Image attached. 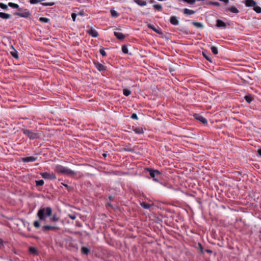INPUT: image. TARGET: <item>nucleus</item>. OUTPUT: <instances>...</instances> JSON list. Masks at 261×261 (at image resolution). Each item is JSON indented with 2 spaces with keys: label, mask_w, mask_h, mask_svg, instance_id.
Segmentation results:
<instances>
[{
  "label": "nucleus",
  "mask_w": 261,
  "mask_h": 261,
  "mask_svg": "<svg viewBox=\"0 0 261 261\" xmlns=\"http://www.w3.org/2000/svg\"><path fill=\"white\" fill-rule=\"evenodd\" d=\"M51 214L52 209L50 207L41 206L38 211L37 214V216L38 217L39 220L34 222V226L36 228H39L41 226L40 222L45 221L46 218L51 216Z\"/></svg>",
  "instance_id": "1"
},
{
  "label": "nucleus",
  "mask_w": 261,
  "mask_h": 261,
  "mask_svg": "<svg viewBox=\"0 0 261 261\" xmlns=\"http://www.w3.org/2000/svg\"><path fill=\"white\" fill-rule=\"evenodd\" d=\"M55 170L56 172L62 174L68 175L72 173V171L70 169L60 165L55 167Z\"/></svg>",
  "instance_id": "2"
},
{
  "label": "nucleus",
  "mask_w": 261,
  "mask_h": 261,
  "mask_svg": "<svg viewBox=\"0 0 261 261\" xmlns=\"http://www.w3.org/2000/svg\"><path fill=\"white\" fill-rule=\"evenodd\" d=\"M22 132L30 139H35L40 137V134L38 132H34L31 130L23 129Z\"/></svg>",
  "instance_id": "3"
},
{
  "label": "nucleus",
  "mask_w": 261,
  "mask_h": 261,
  "mask_svg": "<svg viewBox=\"0 0 261 261\" xmlns=\"http://www.w3.org/2000/svg\"><path fill=\"white\" fill-rule=\"evenodd\" d=\"M16 15L21 17L28 18L31 14L30 11L28 9L20 8L18 12H16Z\"/></svg>",
  "instance_id": "4"
},
{
  "label": "nucleus",
  "mask_w": 261,
  "mask_h": 261,
  "mask_svg": "<svg viewBox=\"0 0 261 261\" xmlns=\"http://www.w3.org/2000/svg\"><path fill=\"white\" fill-rule=\"evenodd\" d=\"M146 170L149 172V174L155 181H158V177L161 175V172L158 170H154L150 168H147Z\"/></svg>",
  "instance_id": "5"
},
{
  "label": "nucleus",
  "mask_w": 261,
  "mask_h": 261,
  "mask_svg": "<svg viewBox=\"0 0 261 261\" xmlns=\"http://www.w3.org/2000/svg\"><path fill=\"white\" fill-rule=\"evenodd\" d=\"M86 32L93 37H97L98 36V32L93 28L87 26Z\"/></svg>",
  "instance_id": "6"
},
{
  "label": "nucleus",
  "mask_w": 261,
  "mask_h": 261,
  "mask_svg": "<svg viewBox=\"0 0 261 261\" xmlns=\"http://www.w3.org/2000/svg\"><path fill=\"white\" fill-rule=\"evenodd\" d=\"M41 176L44 179H56V177L54 173L50 174L48 172L41 173Z\"/></svg>",
  "instance_id": "7"
},
{
  "label": "nucleus",
  "mask_w": 261,
  "mask_h": 261,
  "mask_svg": "<svg viewBox=\"0 0 261 261\" xmlns=\"http://www.w3.org/2000/svg\"><path fill=\"white\" fill-rule=\"evenodd\" d=\"M57 229L58 228L57 227L48 225H44L42 227V230L44 232H46L49 230H55Z\"/></svg>",
  "instance_id": "8"
},
{
  "label": "nucleus",
  "mask_w": 261,
  "mask_h": 261,
  "mask_svg": "<svg viewBox=\"0 0 261 261\" xmlns=\"http://www.w3.org/2000/svg\"><path fill=\"white\" fill-rule=\"evenodd\" d=\"M94 65L95 67L100 71L106 70V67L103 64L98 62H94Z\"/></svg>",
  "instance_id": "9"
},
{
  "label": "nucleus",
  "mask_w": 261,
  "mask_h": 261,
  "mask_svg": "<svg viewBox=\"0 0 261 261\" xmlns=\"http://www.w3.org/2000/svg\"><path fill=\"white\" fill-rule=\"evenodd\" d=\"M37 160V158L33 156H27L23 158L22 159V161L24 162L28 163V162H33Z\"/></svg>",
  "instance_id": "10"
},
{
  "label": "nucleus",
  "mask_w": 261,
  "mask_h": 261,
  "mask_svg": "<svg viewBox=\"0 0 261 261\" xmlns=\"http://www.w3.org/2000/svg\"><path fill=\"white\" fill-rule=\"evenodd\" d=\"M245 5L246 7H254L256 5V2L254 0H246Z\"/></svg>",
  "instance_id": "11"
},
{
  "label": "nucleus",
  "mask_w": 261,
  "mask_h": 261,
  "mask_svg": "<svg viewBox=\"0 0 261 261\" xmlns=\"http://www.w3.org/2000/svg\"><path fill=\"white\" fill-rule=\"evenodd\" d=\"M133 130L137 134H142L144 133V130L141 127H133Z\"/></svg>",
  "instance_id": "12"
},
{
  "label": "nucleus",
  "mask_w": 261,
  "mask_h": 261,
  "mask_svg": "<svg viewBox=\"0 0 261 261\" xmlns=\"http://www.w3.org/2000/svg\"><path fill=\"white\" fill-rule=\"evenodd\" d=\"M195 118L196 119L201 122L203 124H205L207 123V120L201 115H196Z\"/></svg>",
  "instance_id": "13"
},
{
  "label": "nucleus",
  "mask_w": 261,
  "mask_h": 261,
  "mask_svg": "<svg viewBox=\"0 0 261 261\" xmlns=\"http://www.w3.org/2000/svg\"><path fill=\"white\" fill-rule=\"evenodd\" d=\"M226 11L230 12L233 13H238L239 12V10L234 6H232L230 8H226Z\"/></svg>",
  "instance_id": "14"
},
{
  "label": "nucleus",
  "mask_w": 261,
  "mask_h": 261,
  "mask_svg": "<svg viewBox=\"0 0 261 261\" xmlns=\"http://www.w3.org/2000/svg\"><path fill=\"white\" fill-rule=\"evenodd\" d=\"M170 22L172 24L175 25H176L178 24V23H179V21H178L177 17L174 16H171L170 17Z\"/></svg>",
  "instance_id": "15"
},
{
  "label": "nucleus",
  "mask_w": 261,
  "mask_h": 261,
  "mask_svg": "<svg viewBox=\"0 0 261 261\" xmlns=\"http://www.w3.org/2000/svg\"><path fill=\"white\" fill-rule=\"evenodd\" d=\"M148 27L149 29H152L153 31H154L156 33H158L159 34H161L162 33V32L161 31V29L159 27H158V28H156L154 27L153 25L150 24H149L148 25Z\"/></svg>",
  "instance_id": "16"
},
{
  "label": "nucleus",
  "mask_w": 261,
  "mask_h": 261,
  "mask_svg": "<svg viewBox=\"0 0 261 261\" xmlns=\"http://www.w3.org/2000/svg\"><path fill=\"white\" fill-rule=\"evenodd\" d=\"M114 35L119 40H123L125 38V35L122 33L114 32Z\"/></svg>",
  "instance_id": "17"
},
{
  "label": "nucleus",
  "mask_w": 261,
  "mask_h": 261,
  "mask_svg": "<svg viewBox=\"0 0 261 261\" xmlns=\"http://www.w3.org/2000/svg\"><path fill=\"white\" fill-rule=\"evenodd\" d=\"M0 17L4 19H7L11 17V15L7 13L0 12Z\"/></svg>",
  "instance_id": "18"
},
{
  "label": "nucleus",
  "mask_w": 261,
  "mask_h": 261,
  "mask_svg": "<svg viewBox=\"0 0 261 261\" xmlns=\"http://www.w3.org/2000/svg\"><path fill=\"white\" fill-rule=\"evenodd\" d=\"M50 217V221L51 222H58L59 220V217H58L56 214H54L53 216L51 215Z\"/></svg>",
  "instance_id": "19"
},
{
  "label": "nucleus",
  "mask_w": 261,
  "mask_h": 261,
  "mask_svg": "<svg viewBox=\"0 0 261 261\" xmlns=\"http://www.w3.org/2000/svg\"><path fill=\"white\" fill-rule=\"evenodd\" d=\"M244 99L247 102L250 103L254 99V98L251 94H248L245 96Z\"/></svg>",
  "instance_id": "20"
},
{
  "label": "nucleus",
  "mask_w": 261,
  "mask_h": 261,
  "mask_svg": "<svg viewBox=\"0 0 261 261\" xmlns=\"http://www.w3.org/2000/svg\"><path fill=\"white\" fill-rule=\"evenodd\" d=\"M134 1L140 6H144L147 4V3L143 0H134Z\"/></svg>",
  "instance_id": "21"
},
{
  "label": "nucleus",
  "mask_w": 261,
  "mask_h": 261,
  "mask_svg": "<svg viewBox=\"0 0 261 261\" xmlns=\"http://www.w3.org/2000/svg\"><path fill=\"white\" fill-rule=\"evenodd\" d=\"M216 26L217 27H225L226 26L225 23L221 20H217Z\"/></svg>",
  "instance_id": "22"
},
{
  "label": "nucleus",
  "mask_w": 261,
  "mask_h": 261,
  "mask_svg": "<svg viewBox=\"0 0 261 261\" xmlns=\"http://www.w3.org/2000/svg\"><path fill=\"white\" fill-rule=\"evenodd\" d=\"M141 206L145 209H149L151 206V204L146 203L145 202H142L140 203Z\"/></svg>",
  "instance_id": "23"
},
{
  "label": "nucleus",
  "mask_w": 261,
  "mask_h": 261,
  "mask_svg": "<svg viewBox=\"0 0 261 261\" xmlns=\"http://www.w3.org/2000/svg\"><path fill=\"white\" fill-rule=\"evenodd\" d=\"M195 11L192 10L188 9L187 8H185L184 10V13L187 15H192L195 13Z\"/></svg>",
  "instance_id": "24"
},
{
  "label": "nucleus",
  "mask_w": 261,
  "mask_h": 261,
  "mask_svg": "<svg viewBox=\"0 0 261 261\" xmlns=\"http://www.w3.org/2000/svg\"><path fill=\"white\" fill-rule=\"evenodd\" d=\"M192 24L197 28L202 29L203 28V25L201 22L194 21L192 22Z\"/></svg>",
  "instance_id": "25"
},
{
  "label": "nucleus",
  "mask_w": 261,
  "mask_h": 261,
  "mask_svg": "<svg viewBox=\"0 0 261 261\" xmlns=\"http://www.w3.org/2000/svg\"><path fill=\"white\" fill-rule=\"evenodd\" d=\"M153 8L159 11H161L162 9V6L161 4H155L153 5Z\"/></svg>",
  "instance_id": "26"
},
{
  "label": "nucleus",
  "mask_w": 261,
  "mask_h": 261,
  "mask_svg": "<svg viewBox=\"0 0 261 261\" xmlns=\"http://www.w3.org/2000/svg\"><path fill=\"white\" fill-rule=\"evenodd\" d=\"M123 94H124L125 96H129V95L130 94L131 92H130V91L129 89H124L123 90Z\"/></svg>",
  "instance_id": "27"
},
{
  "label": "nucleus",
  "mask_w": 261,
  "mask_h": 261,
  "mask_svg": "<svg viewBox=\"0 0 261 261\" xmlns=\"http://www.w3.org/2000/svg\"><path fill=\"white\" fill-rule=\"evenodd\" d=\"M90 250L89 248L85 247H83V254L87 255L90 253Z\"/></svg>",
  "instance_id": "28"
},
{
  "label": "nucleus",
  "mask_w": 261,
  "mask_h": 261,
  "mask_svg": "<svg viewBox=\"0 0 261 261\" xmlns=\"http://www.w3.org/2000/svg\"><path fill=\"white\" fill-rule=\"evenodd\" d=\"M253 10L255 11L257 13H261V7L259 6H256V5L253 7Z\"/></svg>",
  "instance_id": "29"
},
{
  "label": "nucleus",
  "mask_w": 261,
  "mask_h": 261,
  "mask_svg": "<svg viewBox=\"0 0 261 261\" xmlns=\"http://www.w3.org/2000/svg\"><path fill=\"white\" fill-rule=\"evenodd\" d=\"M39 20L44 23H47L49 21V19L46 17H40Z\"/></svg>",
  "instance_id": "30"
},
{
  "label": "nucleus",
  "mask_w": 261,
  "mask_h": 261,
  "mask_svg": "<svg viewBox=\"0 0 261 261\" xmlns=\"http://www.w3.org/2000/svg\"><path fill=\"white\" fill-rule=\"evenodd\" d=\"M203 57L210 62H212V60L209 55H207L204 52H202Z\"/></svg>",
  "instance_id": "31"
},
{
  "label": "nucleus",
  "mask_w": 261,
  "mask_h": 261,
  "mask_svg": "<svg viewBox=\"0 0 261 261\" xmlns=\"http://www.w3.org/2000/svg\"><path fill=\"white\" fill-rule=\"evenodd\" d=\"M8 5L10 7L13 8H17V9L19 8V6L18 4L13 3H9Z\"/></svg>",
  "instance_id": "32"
},
{
  "label": "nucleus",
  "mask_w": 261,
  "mask_h": 261,
  "mask_svg": "<svg viewBox=\"0 0 261 261\" xmlns=\"http://www.w3.org/2000/svg\"><path fill=\"white\" fill-rule=\"evenodd\" d=\"M111 14L113 17H117L119 16V14L115 10H111Z\"/></svg>",
  "instance_id": "33"
},
{
  "label": "nucleus",
  "mask_w": 261,
  "mask_h": 261,
  "mask_svg": "<svg viewBox=\"0 0 261 261\" xmlns=\"http://www.w3.org/2000/svg\"><path fill=\"white\" fill-rule=\"evenodd\" d=\"M211 50L214 55H217L218 53V49L215 46H212L211 47Z\"/></svg>",
  "instance_id": "34"
},
{
  "label": "nucleus",
  "mask_w": 261,
  "mask_h": 261,
  "mask_svg": "<svg viewBox=\"0 0 261 261\" xmlns=\"http://www.w3.org/2000/svg\"><path fill=\"white\" fill-rule=\"evenodd\" d=\"M122 51L124 54H128V50L127 47L126 45H123L122 46Z\"/></svg>",
  "instance_id": "35"
},
{
  "label": "nucleus",
  "mask_w": 261,
  "mask_h": 261,
  "mask_svg": "<svg viewBox=\"0 0 261 261\" xmlns=\"http://www.w3.org/2000/svg\"><path fill=\"white\" fill-rule=\"evenodd\" d=\"M44 182L43 180H36V184L37 186H41L44 184Z\"/></svg>",
  "instance_id": "36"
},
{
  "label": "nucleus",
  "mask_w": 261,
  "mask_h": 261,
  "mask_svg": "<svg viewBox=\"0 0 261 261\" xmlns=\"http://www.w3.org/2000/svg\"><path fill=\"white\" fill-rule=\"evenodd\" d=\"M99 52L100 53V54L103 56V57H105L107 56V53L105 51V48L102 47L99 50Z\"/></svg>",
  "instance_id": "37"
},
{
  "label": "nucleus",
  "mask_w": 261,
  "mask_h": 261,
  "mask_svg": "<svg viewBox=\"0 0 261 261\" xmlns=\"http://www.w3.org/2000/svg\"><path fill=\"white\" fill-rule=\"evenodd\" d=\"M0 8L3 10H7L8 9V6L4 3H1Z\"/></svg>",
  "instance_id": "38"
},
{
  "label": "nucleus",
  "mask_w": 261,
  "mask_h": 261,
  "mask_svg": "<svg viewBox=\"0 0 261 261\" xmlns=\"http://www.w3.org/2000/svg\"><path fill=\"white\" fill-rule=\"evenodd\" d=\"M43 0H30V3L31 4H36L39 2H42Z\"/></svg>",
  "instance_id": "39"
},
{
  "label": "nucleus",
  "mask_w": 261,
  "mask_h": 261,
  "mask_svg": "<svg viewBox=\"0 0 261 261\" xmlns=\"http://www.w3.org/2000/svg\"><path fill=\"white\" fill-rule=\"evenodd\" d=\"M11 54L14 58L17 59L18 58V56L16 51H11Z\"/></svg>",
  "instance_id": "40"
},
{
  "label": "nucleus",
  "mask_w": 261,
  "mask_h": 261,
  "mask_svg": "<svg viewBox=\"0 0 261 261\" xmlns=\"http://www.w3.org/2000/svg\"><path fill=\"white\" fill-rule=\"evenodd\" d=\"M41 4L44 6H53L55 4L54 3H42Z\"/></svg>",
  "instance_id": "41"
},
{
  "label": "nucleus",
  "mask_w": 261,
  "mask_h": 261,
  "mask_svg": "<svg viewBox=\"0 0 261 261\" xmlns=\"http://www.w3.org/2000/svg\"><path fill=\"white\" fill-rule=\"evenodd\" d=\"M198 247H199V249L200 250V252L201 253H203V252H204L203 248L201 243H198Z\"/></svg>",
  "instance_id": "42"
},
{
  "label": "nucleus",
  "mask_w": 261,
  "mask_h": 261,
  "mask_svg": "<svg viewBox=\"0 0 261 261\" xmlns=\"http://www.w3.org/2000/svg\"><path fill=\"white\" fill-rule=\"evenodd\" d=\"M183 1L189 4H193L195 2V0H183Z\"/></svg>",
  "instance_id": "43"
},
{
  "label": "nucleus",
  "mask_w": 261,
  "mask_h": 261,
  "mask_svg": "<svg viewBox=\"0 0 261 261\" xmlns=\"http://www.w3.org/2000/svg\"><path fill=\"white\" fill-rule=\"evenodd\" d=\"M131 118L133 119H138V116L135 113H133L132 116H131Z\"/></svg>",
  "instance_id": "44"
},
{
  "label": "nucleus",
  "mask_w": 261,
  "mask_h": 261,
  "mask_svg": "<svg viewBox=\"0 0 261 261\" xmlns=\"http://www.w3.org/2000/svg\"><path fill=\"white\" fill-rule=\"evenodd\" d=\"M30 251L32 253H36V249L35 248H33V247H30Z\"/></svg>",
  "instance_id": "45"
},
{
  "label": "nucleus",
  "mask_w": 261,
  "mask_h": 261,
  "mask_svg": "<svg viewBox=\"0 0 261 261\" xmlns=\"http://www.w3.org/2000/svg\"><path fill=\"white\" fill-rule=\"evenodd\" d=\"M210 4L214 5V6H220V3L218 2H211Z\"/></svg>",
  "instance_id": "46"
},
{
  "label": "nucleus",
  "mask_w": 261,
  "mask_h": 261,
  "mask_svg": "<svg viewBox=\"0 0 261 261\" xmlns=\"http://www.w3.org/2000/svg\"><path fill=\"white\" fill-rule=\"evenodd\" d=\"M71 17H72V20L74 21H75V18H76V14H75V13H72L71 14Z\"/></svg>",
  "instance_id": "47"
},
{
  "label": "nucleus",
  "mask_w": 261,
  "mask_h": 261,
  "mask_svg": "<svg viewBox=\"0 0 261 261\" xmlns=\"http://www.w3.org/2000/svg\"><path fill=\"white\" fill-rule=\"evenodd\" d=\"M69 216L72 220L75 219L76 218V216L74 215H69Z\"/></svg>",
  "instance_id": "48"
},
{
  "label": "nucleus",
  "mask_w": 261,
  "mask_h": 261,
  "mask_svg": "<svg viewBox=\"0 0 261 261\" xmlns=\"http://www.w3.org/2000/svg\"><path fill=\"white\" fill-rule=\"evenodd\" d=\"M219 1H221V2H223L224 3H225L226 4H228V2H229V0H219Z\"/></svg>",
  "instance_id": "49"
},
{
  "label": "nucleus",
  "mask_w": 261,
  "mask_h": 261,
  "mask_svg": "<svg viewBox=\"0 0 261 261\" xmlns=\"http://www.w3.org/2000/svg\"><path fill=\"white\" fill-rule=\"evenodd\" d=\"M205 251L208 253H212L213 252V251L209 249H206L205 250Z\"/></svg>",
  "instance_id": "50"
},
{
  "label": "nucleus",
  "mask_w": 261,
  "mask_h": 261,
  "mask_svg": "<svg viewBox=\"0 0 261 261\" xmlns=\"http://www.w3.org/2000/svg\"><path fill=\"white\" fill-rule=\"evenodd\" d=\"M257 153L259 156H261V148L257 150Z\"/></svg>",
  "instance_id": "51"
},
{
  "label": "nucleus",
  "mask_w": 261,
  "mask_h": 261,
  "mask_svg": "<svg viewBox=\"0 0 261 261\" xmlns=\"http://www.w3.org/2000/svg\"><path fill=\"white\" fill-rule=\"evenodd\" d=\"M3 241L0 239V247H1V246H3Z\"/></svg>",
  "instance_id": "52"
},
{
  "label": "nucleus",
  "mask_w": 261,
  "mask_h": 261,
  "mask_svg": "<svg viewBox=\"0 0 261 261\" xmlns=\"http://www.w3.org/2000/svg\"><path fill=\"white\" fill-rule=\"evenodd\" d=\"M149 2L150 3H154L155 2L154 0H149Z\"/></svg>",
  "instance_id": "53"
},
{
  "label": "nucleus",
  "mask_w": 261,
  "mask_h": 261,
  "mask_svg": "<svg viewBox=\"0 0 261 261\" xmlns=\"http://www.w3.org/2000/svg\"><path fill=\"white\" fill-rule=\"evenodd\" d=\"M102 155L103 156H104L105 158H106L107 156V154L106 153H103L102 154Z\"/></svg>",
  "instance_id": "54"
},
{
  "label": "nucleus",
  "mask_w": 261,
  "mask_h": 261,
  "mask_svg": "<svg viewBox=\"0 0 261 261\" xmlns=\"http://www.w3.org/2000/svg\"><path fill=\"white\" fill-rule=\"evenodd\" d=\"M125 150H126V151H130L131 150L130 149H128V148H126V149H124Z\"/></svg>",
  "instance_id": "55"
},
{
  "label": "nucleus",
  "mask_w": 261,
  "mask_h": 261,
  "mask_svg": "<svg viewBox=\"0 0 261 261\" xmlns=\"http://www.w3.org/2000/svg\"><path fill=\"white\" fill-rule=\"evenodd\" d=\"M79 15H82V12H79Z\"/></svg>",
  "instance_id": "56"
},
{
  "label": "nucleus",
  "mask_w": 261,
  "mask_h": 261,
  "mask_svg": "<svg viewBox=\"0 0 261 261\" xmlns=\"http://www.w3.org/2000/svg\"><path fill=\"white\" fill-rule=\"evenodd\" d=\"M109 198H110V199H112V196H110Z\"/></svg>",
  "instance_id": "57"
}]
</instances>
